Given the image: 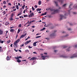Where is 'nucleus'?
Returning a JSON list of instances; mask_svg holds the SVG:
<instances>
[{"instance_id": "obj_1", "label": "nucleus", "mask_w": 77, "mask_h": 77, "mask_svg": "<svg viewBox=\"0 0 77 77\" xmlns=\"http://www.w3.org/2000/svg\"><path fill=\"white\" fill-rule=\"evenodd\" d=\"M34 14L33 12L31 13L29 15H28V17L29 18H30L33 16H34Z\"/></svg>"}, {"instance_id": "obj_2", "label": "nucleus", "mask_w": 77, "mask_h": 77, "mask_svg": "<svg viewBox=\"0 0 77 77\" xmlns=\"http://www.w3.org/2000/svg\"><path fill=\"white\" fill-rule=\"evenodd\" d=\"M14 15V14L13 13H12V14L11 15V17L10 18V20H11V21H12V20H14V19L13 18V16Z\"/></svg>"}, {"instance_id": "obj_3", "label": "nucleus", "mask_w": 77, "mask_h": 77, "mask_svg": "<svg viewBox=\"0 0 77 77\" xmlns=\"http://www.w3.org/2000/svg\"><path fill=\"white\" fill-rule=\"evenodd\" d=\"M59 12V10H58V9H57L56 10L54 11L53 13H52V14H55L57 13H58Z\"/></svg>"}, {"instance_id": "obj_4", "label": "nucleus", "mask_w": 77, "mask_h": 77, "mask_svg": "<svg viewBox=\"0 0 77 77\" xmlns=\"http://www.w3.org/2000/svg\"><path fill=\"white\" fill-rule=\"evenodd\" d=\"M56 36V35L55 33H53L52 34H51L50 35V36L52 38H53L55 37Z\"/></svg>"}, {"instance_id": "obj_5", "label": "nucleus", "mask_w": 77, "mask_h": 77, "mask_svg": "<svg viewBox=\"0 0 77 77\" xmlns=\"http://www.w3.org/2000/svg\"><path fill=\"white\" fill-rule=\"evenodd\" d=\"M17 43L14 42V47L15 48H17Z\"/></svg>"}, {"instance_id": "obj_6", "label": "nucleus", "mask_w": 77, "mask_h": 77, "mask_svg": "<svg viewBox=\"0 0 77 77\" xmlns=\"http://www.w3.org/2000/svg\"><path fill=\"white\" fill-rule=\"evenodd\" d=\"M3 33V31L2 29L0 30V35H2Z\"/></svg>"}, {"instance_id": "obj_7", "label": "nucleus", "mask_w": 77, "mask_h": 77, "mask_svg": "<svg viewBox=\"0 0 77 77\" xmlns=\"http://www.w3.org/2000/svg\"><path fill=\"white\" fill-rule=\"evenodd\" d=\"M26 34H25L24 35H22L20 37V38H23V37H25L26 36Z\"/></svg>"}, {"instance_id": "obj_8", "label": "nucleus", "mask_w": 77, "mask_h": 77, "mask_svg": "<svg viewBox=\"0 0 77 77\" xmlns=\"http://www.w3.org/2000/svg\"><path fill=\"white\" fill-rule=\"evenodd\" d=\"M38 42H34L33 43V46L34 47H35V46H36L37 45H36V43H38Z\"/></svg>"}, {"instance_id": "obj_9", "label": "nucleus", "mask_w": 77, "mask_h": 77, "mask_svg": "<svg viewBox=\"0 0 77 77\" xmlns=\"http://www.w3.org/2000/svg\"><path fill=\"white\" fill-rule=\"evenodd\" d=\"M31 42V40H30L29 41H26V42H25V44H27L29 43L30 42Z\"/></svg>"}, {"instance_id": "obj_10", "label": "nucleus", "mask_w": 77, "mask_h": 77, "mask_svg": "<svg viewBox=\"0 0 77 77\" xmlns=\"http://www.w3.org/2000/svg\"><path fill=\"white\" fill-rule=\"evenodd\" d=\"M54 2L55 3V4H56V6H58V2L57 1H54Z\"/></svg>"}, {"instance_id": "obj_11", "label": "nucleus", "mask_w": 77, "mask_h": 77, "mask_svg": "<svg viewBox=\"0 0 77 77\" xmlns=\"http://www.w3.org/2000/svg\"><path fill=\"white\" fill-rule=\"evenodd\" d=\"M60 16L61 17L60 18V20H62L63 18L64 17V16H63V15H60Z\"/></svg>"}, {"instance_id": "obj_12", "label": "nucleus", "mask_w": 77, "mask_h": 77, "mask_svg": "<svg viewBox=\"0 0 77 77\" xmlns=\"http://www.w3.org/2000/svg\"><path fill=\"white\" fill-rule=\"evenodd\" d=\"M42 10V9L41 8H40V9H39V8H37V9H36V11L37 12H38V11H41Z\"/></svg>"}, {"instance_id": "obj_13", "label": "nucleus", "mask_w": 77, "mask_h": 77, "mask_svg": "<svg viewBox=\"0 0 77 77\" xmlns=\"http://www.w3.org/2000/svg\"><path fill=\"white\" fill-rule=\"evenodd\" d=\"M58 1H59L60 3H62L63 2V0H57Z\"/></svg>"}, {"instance_id": "obj_14", "label": "nucleus", "mask_w": 77, "mask_h": 77, "mask_svg": "<svg viewBox=\"0 0 77 77\" xmlns=\"http://www.w3.org/2000/svg\"><path fill=\"white\" fill-rule=\"evenodd\" d=\"M20 41V39H18L16 41H15L14 42L17 43L19 42Z\"/></svg>"}, {"instance_id": "obj_15", "label": "nucleus", "mask_w": 77, "mask_h": 77, "mask_svg": "<svg viewBox=\"0 0 77 77\" xmlns=\"http://www.w3.org/2000/svg\"><path fill=\"white\" fill-rule=\"evenodd\" d=\"M42 4V2L41 1H40L38 2V5H41Z\"/></svg>"}, {"instance_id": "obj_16", "label": "nucleus", "mask_w": 77, "mask_h": 77, "mask_svg": "<svg viewBox=\"0 0 77 77\" xmlns=\"http://www.w3.org/2000/svg\"><path fill=\"white\" fill-rule=\"evenodd\" d=\"M45 28H43V29H41V30H40V31H43L45 30Z\"/></svg>"}, {"instance_id": "obj_17", "label": "nucleus", "mask_w": 77, "mask_h": 77, "mask_svg": "<svg viewBox=\"0 0 77 77\" xmlns=\"http://www.w3.org/2000/svg\"><path fill=\"white\" fill-rule=\"evenodd\" d=\"M66 4H64V5H63L62 6V7L63 8H65V7H66Z\"/></svg>"}, {"instance_id": "obj_18", "label": "nucleus", "mask_w": 77, "mask_h": 77, "mask_svg": "<svg viewBox=\"0 0 77 77\" xmlns=\"http://www.w3.org/2000/svg\"><path fill=\"white\" fill-rule=\"evenodd\" d=\"M9 24V23L8 22H6L5 23V25L6 26L8 25Z\"/></svg>"}, {"instance_id": "obj_19", "label": "nucleus", "mask_w": 77, "mask_h": 77, "mask_svg": "<svg viewBox=\"0 0 77 77\" xmlns=\"http://www.w3.org/2000/svg\"><path fill=\"white\" fill-rule=\"evenodd\" d=\"M16 8L18 10L19 9V7L18 5H16Z\"/></svg>"}, {"instance_id": "obj_20", "label": "nucleus", "mask_w": 77, "mask_h": 77, "mask_svg": "<svg viewBox=\"0 0 77 77\" xmlns=\"http://www.w3.org/2000/svg\"><path fill=\"white\" fill-rule=\"evenodd\" d=\"M42 37V36H36V37H35V38H40V37Z\"/></svg>"}, {"instance_id": "obj_21", "label": "nucleus", "mask_w": 77, "mask_h": 77, "mask_svg": "<svg viewBox=\"0 0 77 77\" xmlns=\"http://www.w3.org/2000/svg\"><path fill=\"white\" fill-rule=\"evenodd\" d=\"M32 10L33 11H34L35 10V8H33V7H32Z\"/></svg>"}, {"instance_id": "obj_22", "label": "nucleus", "mask_w": 77, "mask_h": 77, "mask_svg": "<svg viewBox=\"0 0 77 77\" xmlns=\"http://www.w3.org/2000/svg\"><path fill=\"white\" fill-rule=\"evenodd\" d=\"M20 32V29H18V32H17V33H19V32Z\"/></svg>"}, {"instance_id": "obj_23", "label": "nucleus", "mask_w": 77, "mask_h": 77, "mask_svg": "<svg viewBox=\"0 0 77 77\" xmlns=\"http://www.w3.org/2000/svg\"><path fill=\"white\" fill-rule=\"evenodd\" d=\"M3 3L4 5H5V4H6V1H4L3 2Z\"/></svg>"}, {"instance_id": "obj_24", "label": "nucleus", "mask_w": 77, "mask_h": 77, "mask_svg": "<svg viewBox=\"0 0 77 77\" xmlns=\"http://www.w3.org/2000/svg\"><path fill=\"white\" fill-rule=\"evenodd\" d=\"M25 5H24L22 7V8L23 9V10L24 9V8L25 7Z\"/></svg>"}, {"instance_id": "obj_25", "label": "nucleus", "mask_w": 77, "mask_h": 77, "mask_svg": "<svg viewBox=\"0 0 77 77\" xmlns=\"http://www.w3.org/2000/svg\"><path fill=\"white\" fill-rule=\"evenodd\" d=\"M10 41H11L10 40L8 41H7V43L8 44H9V43L10 42Z\"/></svg>"}, {"instance_id": "obj_26", "label": "nucleus", "mask_w": 77, "mask_h": 77, "mask_svg": "<svg viewBox=\"0 0 77 77\" xmlns=\"http://www.w3.org/2000/svg\"><path fill=\"white\" fill-rule=\"evenodd\" d=\"M27 8H26V10H24V11H23V13L24 14L25 13V12L27 10Z\"/></svg>"}, {"instance_id": "obj_27", "label": "nucleus", "mask_w": 77, "mask_h": 77, "mask_svg": "<svg viewBox=\"0 0 77 77\" xmlns=\"http://www.w3.org/2000/svg\"><path fill=\"white\" fill-rule=\"evenodd\" d=\"M13 31H14V30L13 29H11L10 30V32H12Z\"/></svg>"}, {"instance_id": "obj_28", "label": "nucleus", "mask_w": 77, "mask_h": 77, "mask_svg": "<svg viewBox=\"0 0 77 77\" xmlns=\"http://www.w3.org/2000/svg\"><path fill=\"white\" fill-rule=\"evenodd\" d=\"M76 5H75V6H74V8H77V5L76 6H75Z\"/></svg>"}, {"instance_id": "obj_29", "label": "nucleus", "mask_w": 77, "mask_h": 77, "mask_svg": "<svg viewBox=\"0 0 77 77\" xmlns=\"http://www.w3.org/2000/svg\"><path fill=\"white\" fill-rule=\"evenodd\" d=\"M28 15H24V17H28Z\"/></svg>"}, {"instance_id": "obj_30", "label": "nucleus", "mask_w": 77, "mask_h": 77, "mask_svg": "<svg viewBox=\"0 0 77 77\" xmlns=\"http://www.w3.org/2000/svg\"><path fill=\"white\" fill-rule=\"evenodd\" d=\"M19 27H21V24H20L18 26Z\"/></svg>"}, {"instance_id": "obj_31", "label": "nucleus", "mask_w": 77, "mask_h": 77, "mask_svg": "<svg viewBox=\"0 0 77 77\" xmlns=\"http://www.w3.org/2000/svg\"><path fill=\"white\" fill-rule=\"evenodd\" d=\"M4 42V41L1 40V43L3 44V43Z\"/></svg>"}, {"instance_id": "obj_32", "label": "nucleus", "mask_w": 77, "mask_h": 77, "mask_svg": "<svg viewBox=\"0 0 77 77\" xmlns=\"http://www.w3.org/2000/svg\"><path fill=\"white\" fill-rule=\"evenodd\" d=\"M21 13L20 14V13L18 14H17V16H20V15H21Z\"/></svg>"}, {"instance_id": "obj_33", "label": "nucleus", "mask_w": 77, "mask_h": 77, "mask_svg": "<svg viewBox=\"0 0 77 77\" xmlns=\"http://www.w3.org/2000/svg\"><path fill=\"white\" fill-rule=\"evenodd\" d=\"M34 7L36 8H37V7H38V6L37 5H35V6H34Z\"/></svg>"}, {"instance_id": "obj_34", "label": "nucleus", "mask_w": 77, "mask_h": 77, "mask_svg": "<svg viewBox=\"0 0 77 77\" xmlns=\"http://www.w3.org/2000/svg\"><path fill=\"white\" fill-rule=\"evenodd\" d=\"M72 5V4H71L70 5V6H69V8H71L70 6Z\"/></svg>"}, {"instance_id": "obj_35", "label": "nucleus", "mask_w": 77, "mask_h": 77, "mask_svg": "<svg viewBox=\"0 0 77 77\" xmlns=\"http://www.w3.org/2000/svg\"><path fill=\"white\" fill-rule=\"evenodd\" d=\"M8 14H6L5 16L6 17H8L7 16L8 15Z\"/></svg>"}, {"instance_id": "obj_36", "label": "nucleus", "mask_w": 77, "mask_h": 77, "mask_svg": "<svg viewBox=\"0 0 77 77\" xmlns=\"http://www.w3.org/2000/svg\"><path fill=\"white\" fill-rule=\"evenodd\" d=\"M8 5L10 6V5H11V4L10 3H8Z\"/></svg>"}, {"instance_id": "obj_37", "label": "nucleus", "mask_w": 77, "mask_h": 77, "mask_svg": "<svg viewBox=\"0 0 77 77\" xmlns=\"http://www.w3.org/2000/svg\"><path fill=\"white\" fill-rule=\"evenodd\" d=\"M44 15H46L47 14V12H45L44 13Z\"/></svg>"}, {"instance_id": "obj_38", "label": "nucleus", "mask_w": 77, "mask_h": 77, "mask_svg": "<svg viewBox=\"0 0 77 77\" xmlns=\"http://www.w3.org/2000/svg\"><path fill=\"white\" fill-rule=\"evenodd\" d=\"M40 35V33H38V34H36V35Z\"/></svg>"}, {"instance_id": "obj_39", "label": "nucleus", "mask_w": 77, "mask_h": 77, "mask_svg": "<svg viewBox=\"0 0 77 77\" xmlns=\"http://www.w3.org/2000/svg\"><path fill=\"white\" fill-rule=\"evenodd\" d=\"M16 10V8L14 9L13 10V11H15Z\"/></svg>"}, {"instance_id": "obj_40", "label": "nucleus", "mask_w": 77, "mask_h": 77, "mask_svg": "<svg viewBox=\"0 0 77 77\" xmlns=\"http://www.w3.org/2000/svg\"><path fill=\"white\" fill-rule=\"evenodd\" d=\"M23 46H24V44H22V45H21L20 46V47H23Z\"/></svg>"}, {"instance_id": "obj_41", "label": "nucleus", "mask_w": 77, "mask_h": 77, "mask_svg": "<svg viewBox=\"0 0 77 77\" xmlns=\"http://www.w3.org/2000/svg\"><path fill=\"white\" fill-rule=\"evenodd\" d=\"M28 48H32V47H30V46H28Z\"/></svg>"}, {"instance_id": "obj_42", "label": "nucleus", "mask_w": 77, "mask_h": 77, "mask_svg": "<svg viewBox=\"0 0 77 77\" xmlns=\"http://www.w3.org/2000/svg\"><path fill=\"white\" fill-rule=\"evenodd\" d=\"M44 15H45L44 13H42L41 15V16H44Z\"/></svg>"}, {"instance_id": "obj_43", "label": "nucleus", "mask_w": 77, "mask_h": 77, "mask_svg": "<svg viewBox=\"0 0 77 77\" xmlns=\"http://www.w3.org/2000/svg\"><path fill=\"white\" fill-rule=\"evenodd\" d=\"M75 48L77 47V45H75Z\"/></svg>"}, {"instance_id": "obj_44", "label": "nucleus", "mask_w": 77, "mask_h": 77, "mask_svg": "<svg viewBox=\"0 0 77 77\" xmlns=\"http://www.w3.org/2000/svg\"><path fill=\"white\" fill-rule=\"evenodd\" d=\"M6 7V6L5 5L4 6L3 8H5Z\"/></svg>"}, {"instance_id": "obj_45", "label": "nucleus", "mask_w": 77, "mask_h": 77, "mask_svg": "<svg viewBox=\"0 0 77 77\" xmlns=\"http://www.w3.org/2000/svg\"><path fill=\"white\" fill-rule=\"evenodd\" d=\"M6 14V12H5L4 13V14H3V15H5Z\"/></svg>"}, {"instance_id": "obj_46", "label": "nucleus", "mask_w": 77, "mask_h": 77, "mask_svg": "<svg viewBox=\"0 0 77 77\" xmlns=\"http://www.w3.org/2000/svg\"><path fill=\"white\" fill-rule=\"evenodd\" d=\"M32 28H34L35 27V26H31Z\"/></svg>"}, {"instance_id": "obj_47", "label": "nucleus", "mask_w": 77, "mask_h": 77, "mask_svg": "<svg viewBox=\"0 0 77 77\" xmlns=\"http://www.w3.org/2000/svg\"><path fill=\"white\" fill-rule=\"evenodd\" d=\"M32 23V21H30L29 23V24H30V23L31 24Z\"/></svg>"}, {"instance_id": "obj_48", "label": "nucleus", "mask_w": 77, "mask_h": 77, "mask_svg": "<svg viewBox=\"0 0 77 77\" xmlns=\"http://www.w3.org/2000/svg\"><path fill=\"white\" fill-rule=\"evenodd\" d=\"M14 8H15V6H13V7L12 8L13 9H14Z\"/></svg>"}, {"instance_id": "obj_49", "label": "nucleus", "mask_w": 77, "mask_h": 77, "mask_svg": "<svg viewBox=\"0 0 77 77\" xmlns=\"http://www.w3.org/2000/svg\"><path fill=\"white\" fill-rule=\"evenodd\" d=\"M12 45H12V44H11V47H12Z\"/></svg>"}, {"instance_id": "obj_50", "label": "nucleus", "mask_w": 77, "mask_h": 77, "mask_svg": "<svg viewBox=\"0 0 77 77\" xmlns=\"http://www.w3.org/2000/svg\"><path fill=\"white\" fill-rule=\"evenodd\" d=\"M67 13H66V14H65V16H67Z\"/></svg>"}, {"instance_id": "obj_51", "label": "nucleus", "mask_w": 77, "mask_h": 77, "mask_svg": "<svg viewBox=\"0 0 77 77\" xmlns=\"http://www.w3.org/2000/svg\"><path fill=\"white\" fill-rule=\"evenodd\" d=\"M32 12V11H31V10H30V11H29V13H30V14H31V12Z\"/></svg>"}, {"instance_id": "obj_52", "label": "nucleus", "mask_w": 77, "mask_h": 77, "mask_svg": "<svg viewBox=\"0 0 77 77\" xmlns=\"http://www.w3.org/2000/svg\"><path fill=\"white\" fill-rule=\"evenodd\" d=\"M68 30H69V31H70L71 30V29L69 28V29H68Z\"/></svg>"}, {"instance_id": "obj_53", "label": "nucleus", "mask_w": 77, "mask_h": 77, "mask_svg": "<svg viewBox=\"0 0 77 77\" xmlns=\"http://www.w3.org/2000/svg\"><path fill=\"white\" fill-rule=\"evenodd\" d=\"M15 19H18V20L19 19V18H18L17 17H16Z\"/></svg>"}, {"instance_id": "obj_54", "label": "nucleus", "mask_w": 77, "mask_h": 77, "mask_svg": "<svg viewBox=\"0 0 77 77\" xmlns=\"http://www.w3.org/2000/svg\"><path fill=\"white\" fill-rule=\"evenodd\" d=\"M38 13L41 14V11H39V12H38Z\"/></svg>"}, {"instance_id": "obj_55", "label": "nucleus", "mask_w": 77, "mask_h": 77, "mask_svg": "<svg viewBox=\"0 0 77 77\" xmlns=\"http://www.w3.org/2000/svg\"><path fill=\"white\" fill-rule=\"evenodd\" d=\"M68 35H66L65 36V37H66L68 36Z\"/></svg>"}, {"instance_id": "obj_56", "label": "nucleus", "mask_w": 77, "mask_h": 77, "mask_svg": "<svg viewBox=\"0 0 77 77\" xmlns=\"http://www.w3.org/2000/svg\"><path fill=\"white\" fill-rule=\"evenodd\" d=\"M18 5H19V6H20V3H18Z\"/></svg>"}, {"instance_id": "obj_57", "label": "nucleus", "mask_w": 77, "mask_h": 77, "mask_svg": "<svg viewBox=\"0 0 77 77\" xmlns=\"http://www.w3.org/2000/svg\"><path fill=\"white\" fill-rule=\"evenodd\" d=\"M8 2H9V0H7V1H6V2L7 3H8Z\"/></svg>"}, {"instance_id": "obj_58", "label": "nucleus", "mask_w": 77, "mask_h": 77, "mask_svg": "<svg viewBox=\"0 0 77 77\" xmlns=\"http://www.w3.org/2000/svg\"><path fill=\"white\" fill-rule=\"evenodd\" d=\"M51 11H54V10H53V9H51Z\"/></svg>"}, {"instance_id": "obj_59", "label": "nucleus", "mask_w": 77, "mask_h": 77, "mask_svg": "<svg viewBox=\"0 0 77 77\" xmlns=\"http://www.w3.org/2000/svg\"><path fill=\"white\" fill-rule=\"evenodd\" d=\"M17 37H18V35L17 34V36H16V38H17Z\"/></svg>"}, {"instance_id": "obj_60", "label": "nucleus", "mask_w": 77, "mask_h": 77, "mask_svg": "<svg viewBox=\"0 0 77 77\" xmlns=\"http://www.w3.org/2000/svg\"><path fill=\"white\" fill-rule=\"evenodd\" d=\"M70 26H72V23H70Z\"/></svg>"}, {"instance_id": "obj_61", "label": "nucleus", "mask_w": 77, "mask_h": 77, "mask_svg": "<svg viewBox=\"0 0 77 77\" xmlns=\"http://www.w3.org/2000/svg\"><path fill=\"white\" fill-rule=\"evenodd\" d=\"M46 32H49V31H46Z\"/></svg>"}, {"instance_id": "obj_62", "label": "nucleus", "mask_w": 77, "mask_h": 77, "mask_svg": "<svg viewBox=\"0 0 77 77\" xmlns=\"http://www.w3.org/2000/svg\"><path fill=\"white\" fill-rule=\"evenodd\" d=\"M57 32V31L56 30H55L54 31V32H55V33Z\"/></svg>"}, {"instance_id": "obj_63", "label": "nucleus", "mask_w": 77, "mask_h": 77, "mask_svg": "<svg viewBox=\"0 0 77 77\" xmlns=\"http://www.w3.org/2000/svg\"><path fill=\"white\" fill-rule=\"evenodd\" d=\"M8 31H6V34H7V33H8Z\"/></svg>"}, {"instance_id": "obj_64", "label": "nucleus", "mask_w": 77, "mask_h": 77, "mask_svg": "<svg viewBox=\"0 0 77 77\" xmlns=\"http://www.w3.org/2000/svg\"><path fill=\"white\" fill-rule=\"evenodd\" d=\"M64 48H67V46L64 47Z\"/></svg>"}]
</instances>
